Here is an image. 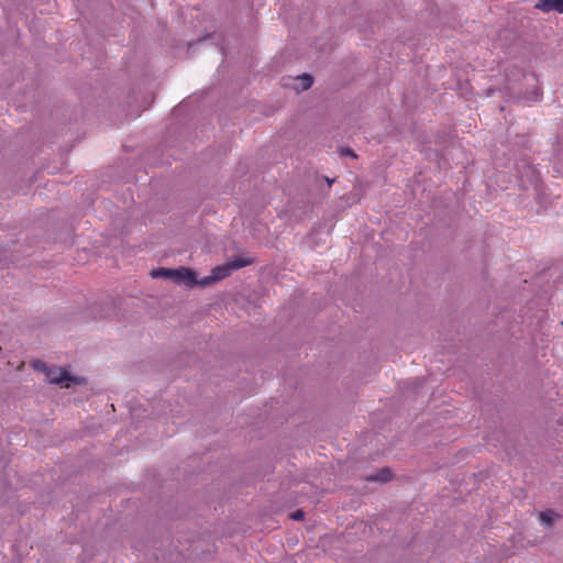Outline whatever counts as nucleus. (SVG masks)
Returning a JSON list of instances; mask_svg holds the SVG:
<instances>
[{
  "label": "nucleus",
  "instance_id": "nucleus-1",
  "mask_svg": "<svg viewBox=\"0 0 563 563\" xmlns=\"http://www.w3.org/2000/svg\"><path fill=\"white\" fill-rule=\"evenodd\" d=\"M250 264H252V260L251 258L236 257L233 261H231V262H229V263H227L224 265H220V266L214 267L212 269L210 276H207V277H205L203 279L200 280V285L201 286H207V285H210V284H212L214 282L221 280V279L228 277L232 273V271L245 267V266H247Z\"/></svg>",
  "mask_w": 563,
  "mask_h": 563
},
{
  "label": "nucleus",
  "instance_id": "nucleus-2",
  "mask_svg": "<svg viewBox=\"0 0 563 563\" xmlns=\"http://www.w3.org/2000/svg\"><path fill=\"white\" fill-rule=\"evenodd\" d=\"M46 376L47 378L49 379L51 383H54V384H63L65 382L66 383V387L69 386V382L70 383H74V384H84L85 383V379L84 378H78V377H71L66 369L64 368H48L46 371Z\"/></svg>",
  "mask_w": 563,
  "mask_h": 563
},
{
  "label": "nucleus",
  "instance_id": "nucleus-3",
  "mask_svg": "<svg viewBox=\"0 0 563 563\" xmlns=\"http://www.w3.org/2000/svg\"><path fill=\"white\" fill-rule=\"evenodd\" d=\"M173 282L186 286L200 285V280L196 279L195 273L186 267L175 269Z\"/></svg>",
  "mask_w": 563,
  "mask_h": 563
},
{
  "label": "nucleus",
  "instance_id": "nucleus-4",
  "mask_svg": "<svg viewBox=\"0 0 563 563\" xmlns=\"http://www.w3.org/2000/svg\"><path fill=\"white\" fill-rule=\"evenodd\" d=\"M536 8L543 12H550L554 10L563 13V0H540L536 4Z\"/></svg>",
  "mask_w": 563,
  "mask_h": 563
},
{
  "label": "nucleus",
  "instance_id": "nucleus-5",
  "mask_svg": "<svg viewBox=\"0 0 563 563\" xmlns=\"http://www.w3.org/2000/svg\"><path fill=\"white\" fill-rule=\"evenodd\" d=\"M298 84L296 85L297 90H307L312 86V77L310 75H302L297 77Z\"/></svg>",
  "mask_w": 563,
  "mask_h": 563
},
{
  "label": "nucleus",
  "instance_id": "nucleus-6",
  "mask_svg": "<svg viewBox=\"0 0 563 563\" xmlns=\"http://www.w3.org/2000/svg\"><path fill=\"white\" fill-rule=\"evenodd\" d=\"M174 273H175V269H169V268H158V269H154L151 275L152 277L154 278H158V277H164V278H169L173 280V277H174Z\"/></svg>",
  "mask_w": 563,
  "mask_h": 563
},
{
  "label": "nucleus",
  "instance_id": "nucleus-7",
  "mask_svg": "<svg viewBox=\"0 0 563 563\" xmlns=\"http://www.w3.org/2000/svg\"><path fill=\"white\" fill-rule=\"evenodd\" d=\"M391 477L390 470L383 468L376 475L371 476L368 479L374 482H387Z\"/></svg>",
  "mask_w": 563,
  "mask_h": 563
},
{
  "label": "nucleus",
  "instance_id": "nucleus-8",
  "mask_svg": "<svg viewBox=\"0 0 563 563\" xmlns=\"http://www.w3.org/2000/svg\"><path fill=\"white\" fill-rule=\"evenodd\" d=\"M555 514L552 510L542 511L539 515L540 520L545 523L550 525L554 520Z\"/></svg>",
  "mask_w": 563,
  "mask_h": 563
},
{
  "label": "nucleus",
  "instance_id": "nucleus-9",
  "mask_svg": "<svg viewBox=\"0 0 563 563\" xmlns=\"http://www.w3.org/2000/svg\"><path fill=\"white\" fill-rule=\"evenodd\" d=\"M305 512L302 510H296L290 515V518L294 520H301L303 519Z\"/></svg>",
  "mask_w": 563,
  "mask_h": 563
},
{
  "label": "nucleus",
  "instance_id": "nucleus-10",
  "mask_svg": "<svg viewBox=\"0 0 563 563\" xmlns=\"http://www.w3.org/2000/svg\"><path fill=\"white\" fill-rule=\"evenodd\" d=\"M342 154H343V155H350V156H352V157H355V156H356V155L353 153V151H352V150H350V148H344V150H342Z\"/></svg>",
  "mask_w": 563,
  "mask_h": 563
}]
</instances>
